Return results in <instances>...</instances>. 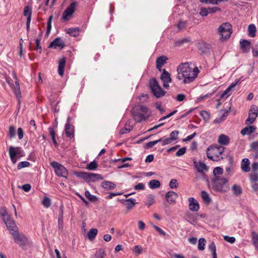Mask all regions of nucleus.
I'll list each match as a JSON object with an SVG mask.
<instances>
[{
	"label": "nucleus",
	"instance_id": "nucleus-18",
	"mask_svg": "<svg viewBox=\"0 0 258 258\" xmlns=\"http://www.w3.org/2000/svg\"><path fill=\"white\" fill-rule=\"evenodd\" d=\"M189 209L192 211L197 212L200 209V205L198 201L194 198H189L188 199Z\"/></svg>",
	"mask_w": 258,
	"mask_h": 258
},
{
	"label": "nucleus",
	"instance_id": "nucleus-55",
	"mask_svg": "<svg viewBox=\"0 0 258 258\" xmlns=\"http://www.w3.org/2000/svg\"><path fill=\"white\" fill-rule=\"evenodd\" d=\"M142 250H143V248H142V246L140 245H137L134 247L133 251L136 254H140L142 253Z\"/></svg>",
	"mask_w": 258,
	"mask_h": 258
},
{
	"label": "nucleus",
	"instance_id": "nucleus-41",
	"mask_svg": "<svg viewBox=\"0 0 258 258\" xmlns=\"http://www.w3.org/2000/svg\"><path fill=\"white\" fill-rule=\"evenodd\" d=\"M206 241L205 238H201L199 240L198 249L199 250H203L205 249V246Z\"/></svg>",
	"mask_w": 258,
	"mask_h": 258
},
{
	"label": "nucleus",
	"instance_id": "nucleus-40",
	"mask_svg": "<svg viewBox=\"0 0 258 258\" xmlns=\"http://www.w3.org/2000/svg\"><path fill=\"white\" fill-rule=\"evenodd\" d=\"M201 197L206 203H209L211 201L210 196L206 191L203 190L201 192Z\"/></svg>",
	"mask_w": 258,
	"mask_h": 258
},
{
	"label": "nucleus",
	"instance_id": "nucleus-30",
	"mask_svg": "<svg viewBox=\"0 0 258 258\" xmlns=\"http://www.w3.org/2000/svg\"><path fill=\"white\" fill-rule=\"evenodd\" d=\"M80 30L78 28H72L67 29V33L71 36L77 37L79 35Z\"/></svg>",
	"mask_w": 258,
	"mask_h": 258
},
{
	"label": "nucleus",
	"instance_id": "nucleus-1",
	"mask_svg": "<svg viewBox=\"0 0 258 258\" xmlns=\"http://www.w3.org/2000/svg\"><path fill=\"white\" fill-rule=\"evenodd\" d=\"M177 78L184 84L192 82L198 76L199 71L198 68L189 67L188 63L180 64L177 69Z\"/></svg>",
	"mask_w": 258,
	"mask_h": 258
},
{
	"label": "nucleus",
	"instance_id": "nucleus-17",
	"mask_svg": "<svg viewBox=\"0 0 258 258\" xmlns=\"http://www.w3.org/2000/svg\"><path fill=\"white\" fill-rule=\"evenodd\" d=\"M65 46L64 43L61 39L60 38L57 37L53 40L49 44V48H53L54 49L57 48V47L60 48V49L63 48Z\"/></svg>",
	"mask_w": 258,
	"mask_h": 258
},
{
	"label": "nucleus",
	"instance_id": "nucleus-56",
	"mask_svg": "<svg viewBox=\"0 0 258 258\" xmlns=\"http://www.w3.org/2000/svg\"><path fill=\"white\" fill-rule=\"evenodd\" d=\"M169 186L171 188H176L178 186L177 180L175 179H172L170 181Z\"/></svg>",
	"mask_w": 258,
	"mask_h": 258
},
{
	"label": "nucleus",
	"instance_id": "nucleus-44",
	"mask_svg": "<svg viewBox=\"0 0 258 258\" xmlns=\"http://www.w3.org/2000/svg\"><path fill=\"white\" fill-rule=\"evenodd\" d=\"M151 226L156 230L158 232L159 234L161 235L164 236H167L169 237V235L167 234L164 231H163L161 228L157 226L154 225L153 224H151Z\"/></svg>",
	"mask_w": 258,
	"mask_h": 258
},
{
	"label": "nucleus",
	"instance_id": "nucleus-27",
	"mask_svg": "<svg viewBox=\"0 0 258 258\" xmlns=\"http://www.w3.org/2000/svg\"><path fill=\"white\" fill-rule=\"evenodd\" d=\"M241 169L244 172H248L250 170L249 162L248 159L244 158L241 163Z\"/></svg>",
	"mask_w": 258,
	"mask_h": 258
},
{
	"label": "nucleus",
	"instance_id": "nucleus-14",
	"mask_svg": "<svg viewBox=\"0 0 258 258\" xmlns=\"http://www.w3.org/2000/svg\"><path fill=\"white\" fill-rule=\"evenodd\" d=\"M178 197V194L173 191H169L165 194V199L170 205H174Z\"/></svg>",
	"mask_w": 258,
	"mask_h": 258
},
{
	"label": "nucleus",
	"instance_id": "nucleus-5",
	"mask_svg": "<svg viewBox=\"0 0 258 258\" xmlns=\"http://www.w3.org/2000/svg\"><path fill=\"white\" fill-rule=\"evenodd\" d=\"M149 85L151 92L156 98H160L165 95L166 92L163 90L155 78L150 80Z\"/></svg>",
	"mask_w": 258,
	"mask_h": 258
},
{
	"label": "nucleus",
	"instance_id": "nucleus-47",
	"mask_svg": "<svg viewBox=\"0 0 258 258\" xmlns=\"http://www.w3.org/2000/svg\"><path fill=\"white\" fill-rule=\"evenodd\" d=\"M42 205L46 208H49L51 205V201L49 198L44 197L42 202Z\"/></svg>",
	"mask_w": 258,
	"mask_h": 258
},
{
	"label": "nucleus",
	"instance_id": "nucleus-11",
	"mask_svg": "<svg viewBox=\"0 0 258 258\" xmlns=\"http://www.w3.org/2000/svg\"><path fill=\"white\" fill-rule=\"evenodd\" d=\"M257 114V107L255 105H251L248 112V117L245 120V124L246 125H250L252 124L256 119Z\"/></svg>",
	"mask_w": 258,
	"mask_h": 258
},
{
	"label": "nucleus",
	"instance_id": "nucleus-24",
	"mask_svg": "<svg viewBox=\"0 0 258 258\" xmlns=\"http://www.w3.org/2000/svg\"><path fill=\"white\" fill-rule=\"evenodd\" d=\"M198 47L202 53H208L210 49L209 45L204 42L199 43L198 44Z\"/></svg>",
	"mask_w": 258,
	"mask_h": 258
},
{
	"label": "nucleus",
	"instance_id": "nucleus-48",
	"mask_svg": "<svg viewBox=\"0 0 258 258\" xmlns=\"http://www.w3.org/2000/svg\"><path fill=\"white\" fill-rule=\"evenodd\" d=\"M159 140H161L160 142L162 143V146H163L170 144L172 141L170 138H162Z\"/></svg>",
	"mask_w": 258,
	"mask_h": 258
},
{
	"label": "nucleus",
	"instance_id": "nucleus-12",
	"mask_svg": "<svg viewBox=\"0 0 258 258\" xmlns=\"http://www.w3.org/2000/svg\"><path fill=\"white\" fill-rule=\"evenodd\" d=\"M5 222L10 233L12 235L18 231V227L14 220H12L10 217L5 219Z\"/></svg>",
	"mask_w": 258,
	"mask_h": 258
},
{
	"label": "nucleus",
	"instance_id": "nucleus-29",
	"mask_svg": "<svg viewBox=\"0 0 258 258\" xmlns=\"http://www.w3.org/2000/svg\"><path fill=\"white\" fill-rule=\"evenodd\" d=\"M232 190L233 191V193L234 195L236 196H240L242 192V190L241 187L237 184H234L232 186Z\"/></svg>",
	"mask_w": 258,
	"mask_h": 258
},
{
	"label": "nucleus",
	"instance_id": "nucleus-3",
	"mask_svg": "<svg viewBox=\"0 0 258 258\" xmlns=\"http://www.w3.org/2000/svg\"><path fill=\"white\" fill-rule=\"evenodd\" d=\"M148 108L143 105L135 106L132 110V114L134 119L137 122L146 120L149 116L147 113Z\"/></svg>",
	"mask_w": 258,
	"mask_h": 258
},
{
	"label": "nucleus",
	"instance_id": "nucleus-25",
	"mask_svg": "<svg viewBox=\"0 0 258 258\" xmlns=\"http://www.w3.org/2000/svg\"><path fill=\"white\" fill-rule=\"evenodd\" d=\"M66 59L65 57H62L59 60L58 67V74L62 76L64 73V68L66 64Z\"/></svg>",
	"mask_w": 258,
	"mask_h": 258
},
{
	"label": "nucleus",
	"instance_id": "nucleus-63",
	"mask_svg": "<svg viewBox=\"0 0 258 258\" xmlns=\"http://www.w3.org/2000/svg\"><path fill=\"white\" fill-rule=\"evenodd\" d=\"M224 239L226 241L230 243H233L235 241V238L234 237H230L229 236H224Z\"/></svg>",
	"mask_w": 258,
	"mask_h": 258
},
{
	"label": "nucleus",
	"instance_id": "nucleus-32",
	"mask_svg": "<svg viewBox=\"0 0 258 258\" xmlns=\"http://www.w3.org/2000/svg\"><path fill=\"white\" fill-rule=\"evenodd\" d=\"M227 0H199L203 4L218 5L222 2L227 1Z\"/></svg>",
	"mask_w": 258,
	"mask_h": 258
},
{
	"label": "nucleus",
	"instance_id": "nucleus-58",
	"mask_svg": "<svg viewBox=\"0 0 258 258\" xmlns=\"http://www.w3.org/2000/svg\"><path fill=\"white\" fill-rule=\"evenodd\" d=\"M208 9L209 14H214L218 11H221V9L218 7H208Z\"/></svg>",
	"mask_w": 258,
	"mask_h": 258
},
{
	"label": "nucleus",
	"instance_id": "nucleus-4",
	"mask_svg": "<svg viewBox=\"0 0 258 258\" xmlns=\"http://www.w3.org/2000/svg\"><path fill=\"white\" fill-rule=\"evenodd\" d=\"M74 174L78 178L83 179L87 183L95 182L96 181L103 179L101 174L97 173L75 171Z\"/></svg>",
	"mask_w": 258,
	"mask_h": 258
},
{
	"label": "nucleus",
	"instance_id": "nucleus-15",
	"mask_svg": "<svg viewBox=\"0 0 258 258\" xmlns=\"http://www.w3.org/2000/svg\"><path fill=\"white\" fill-rule=\"evenodd\" d=\"M70 117L68 118L67 123L65 125L66 135L67 137L72 138L74 136V126H72L70 122Z\"/></svg>",
	"mask_w": 258,
	"mask_h": 258
},
{
	"label": "nucleus",
	"instance_id": "nucleus-16",
	"mask_svg": "<svg viewBox=\"0 0 258 258\" xmlns=\"http://www.w3.org/2000/svg\"><path fill=\"white\" fill-rule=\"evenodd\" d=\"M119 202L123 204H125L128 212L131 210L137 204L136 200L133 198H130L127 200H118Z\"/></svg>",
	"mask_w": 258,
	"mask_h": 258
},
{
	"label": "nucleus",
	"instance_id": "nucleus-33",
	"mask_svg": "<svg viewBox=\"0 0 258 258\" xmlns=\"http://www.w3.org/2000/svg\"><path fill=\"white\" fill-rule=\"evenodd\" d=\"M149 185L151 189L157 188L160 187V182L157 180H151L149 183Z\"/></svg>",
	"mask_w": 258,
	"mask_h": 258
},
{
	"label": "nucleus",
	"instance_id": "nucleus-59",
	"mask_svg": "<svg viewBox=\"0 0 258 258\" xmlns=\"http://www.w3.org/2000/svg\"><path fill=\"white\" fill-rule=\"evenodd\" d=\"M250 180L251 182L258 181V173L254 172L251 173L250 175Z\"/></svg>",
	"mask_w": 258,
	"mask_h": 258
},
{
	"label": "nucleus",
	"instance_id": "nucleus-62",
	"mask_svg": "<svg viewBox=\"0 0 258 258\" xmlns=\"http://www.w3.org/2000/svg\"><path fill=\"white\" fill-rule=\"evenodd\" d=\"M15 128L13 126H10L9 130V136L12 138L15 136Z\"/></svg>",
	"mask_w": 258,
	"mask_h": 258
},
{
	"label": "nucleus",
	"instance_id": "nucleus-22",
	"mask_svg": "<svg viewBox=\"0 0 258 258\" xmlns=\"http://www.w3.org/2000/svg\"><path fill=\"white\" fill-rule=\"evenodd\" d=\"M218 141L221 145L227 146L229 144L230 139L227 136L221 134L219 136Z\"/></svg>",
	"mask_w": 258,
	"mask_h": 258
},
{
	"label": "nucleus",
	"instance_id": "nucleus-28",
	"mask_svg": "<svg viewBox=\"0 0 258 258\" xmlns=\"http://www.w3.org/2000/svg\"><path fill=\"white\" fill-rule=\"evenodd\" d=\"M98 233V230L96 228H91L87 233V237L90 241L94 239Z\"/></svg>",
	"mask_w": 258,
	"mask_h": 258
},
{
	"label": "nucleus",
	"instance_id": "nucleus-7",
	"mask_svg": "<svg viewBox=\"0 0 258 258\" xmlns=\"http://www.w3.org/2000/svg\"><path fill=\"white\" fill-rule=\"evenodd\" d=\"M54 169V172L57 176L59 177H67L68 176V171L67 168L56 161H53L50 163Z\"/></svg>",
	"mask_w": 258,
	"mask_h": 258
},
{
	"label": "nucleus",
	"instance_id": "nucleus-6",
	"mask_svg": "<svg viewBox=\"0 0 258 258\" xmlns=\"http://www.w3.org/2000/svg\"><path fill=\"white\" fill-rule=\"evenodd\" d=\"M218 30L222 41L228 39L232 33V26L228 22L222 23L218 28Z\"/></svg>",
	"mask_w": 258,
	"mask_h": 258
},
{
	"label": "nucleus",
	"instance_id": "nucleus-34",
	"mask_svg": "<svg viewBox=\"0 0 258 258\" xmlns=\"http://www.w3.org/2000/svg\"><path fill=\"white\" fill-rule=\"evenodd\" d=\"M187 21L186 20H180L176 26L179 30H181L186 27Z\"/></svg>",
	"mask_w": 258,
	"mask_h": 258
},
{
	"label": "nucleus",
	"instance_id": "nucleus-61",
	"mask_svg": "<svg viewBox=\"0 0 258 258\" xmlns=\"http://www.w3.org/2000/svg\"><path fill=\"white\" fill-rule=\"evenodd\" d=\"M250 150H253L254 152L258 151V141L252 142L250 145Z\"/></svg>",
	"mask_w": 258,
	"mask_h": 258
},
{
	"label": "nucleus",
	"instance_id": "nucleus-42",
	"mask_svg": "<svg viewBox=\"0 0 258 258\" xmlns=\"http://www.w3.org/2000/svg\"><path fill=\"white\" fill-rule=\"evenodd\" d=\"M190 41V39L189 38H182V39L176 41L175 45H176V46H180L181 45H182L184 43H188Z\"/></svg>",
	"mask_w": 258,
	"mask_h": 258
},
{
	"label": "nucleus",
	"instance_id": "nucleus-21",
	"mask_svg": "<svg viewBox=\"0 0 258 258\" xmlns=\"http://www.w3.org/2000/svg\"><path fill=\"white\" fill-rule=\"evenodd\" d=\"M167 57L164 55L159 57L156 60V68L161 71L163 66L166 62Z\"/></svg>",
	"mask_w": 258,
	"mask_h": 258
},
{
	"label": "nucleus",
	"instance_id": "nucleus-49",
	"mask_svg": "<svg viewBox=\"0 0 258 258\" xmlns=\"http://www.w3.org/2000/svg\"><path fill=\"white\" fill-rule=\"evenodd\" d=\"M223 170L220 167H217L215 168L213 170V174L215 176V177H217V175L222 174L223 173Z\"/></svg>",
	"mask_w": 258,
	"mask_h": 258
},
{
	"label": "nucleus",
	"instance_id": "nucleus-45",
	"mask_svg": "<svg viewBox=\"0 0 258 258\" xmlns=\"http://www.w3.org/2000/svg\"><path fill=\"white\" fill-rule=\"evenodd\" d=\"M30 165V163L28 161H22L20 162L17 166V168L18 170H20L22 168L27 167L29 166Z\"/></svg>",
	"mask_w": 258,
	"mask_h": 258
},
{
	"label": "nucleus",
	"instance_id": "nucleus-46",
	"mask_svg": "<svg viewBox=\"0 0 258 258\" xmlns=\"http://www.w3.org/2000/svg\"><path fill=\"white\" fill-rule=\"evenodd\" d=\"M252 242L255 247L258 249V234L255 232H252Z\"/></svg>",
	"mask_w": 258,
	"mask_h": 258
},
{
	"label": "nucleus",
	"instance_id": "nucleus-43",
	"mask_svg": "<svg viewBox=\"0 0 258 258\" xmlns=\"http://www.w3.org/2000/svg\"><path fill=\"white\" fill-rule=\"evenodd\" d=\"M208 249L212 252V255H217L216 245L213 241L209 244Z\"/></svg>",
	"mask_w": 258,
	"mask_h": 258
},
{
	"label": "nucleus",
	"instance_id": "nucleus-51",
	"mask_svg": "<svg viewBox=\"0 0 258 258\" xmlns=\"http://www.w3.org/2000/svg\"><path fill=\"white\" fill-rule=\"evenodd\" d=\"M231 91L229 88H227L220 95V99L227 98L231 94Z\"/></svg>",
	"mask_w": 258,
	"mask_h": 258
},
{
	"label": "nucleus",
	"instance_id": "nucleus-20",
	"mask_svg": "<svg viewBox=\"0 0 258 258\" xmlns=\"http://www.w3.org/2000/svg\"><path fill=\"white\" fill-rule=\"evenodd\" d=\"M194 164L195 167L197 169L199 172L202 173L205 170H208V167L204 162L201 161L198 162L194 161Z\"/></svg>",
	"mask_w": 258,
	"mask_h": 258
},
{
	"label": "nucleus",
	"instance_id": "nucleus-26",
	"mask_svg": "<svg viewBox=\"0 0 258 258\" xmlns=\"http://www.w3.org/2000/svg\"><path fill=\"white\" fill-rule=\"evenodd\" d=\"M101 186L105 190L113 189L116 187V185L109 181H103L101 183Z\"/></svg>",
	"mask_w": 258,
	"mask_h": 258
},
{
	"label": "nucleus",
	"instance_id": "nucleus-9",
	"mask_svg": "<svg viewBox=\"0 0 258 258\" xmlns=\"http://www.w3.org/2000/svg\"><path fill=\"white\" fill-rule=\"evenodd\" d=\"M12 236L15 243L20 246H26L29 243V239L27 236L23 233H20L19 231L14 233Z\"/></svg>",
	"mask_w": 258,
	"mask_h": 258
},
{
	"label": "nucleus",
	"instance_id": "nucleus-35",
	"mask_svg": "<svg viewBox=\"0 0 258 258\" xmlns=\"http://www.w3.org/2000/svg\"><path fill=\"white\" fill-rule=\"evenodd\" d=\"M85 195L91 202H95L98 201V198L96 196L91 195L88 190L85 191Z\"/></svg>",
	"mask_w": 258,
	"mask_h": 258
},
{
	"label": "nucleus",
	"instance_id": "nucleus-57",
	"mask_svg": "<svg viewBox=\"0 0 258 258\" xmlns=\"http://www.w3.org/2000/svg\"><path fill=\"white\" fill-rule=\"evenodd\" d=\"M208 9L209 14H214L218 11H221V9L218 7H208Z\"/></svg>",
	"mask_w": 258,
	"mask_h": 258
},
{
	"label": "nucleus",
	"instance_id": "nucleus-10",
	"mask_svg": "<svg viewBox=\"0 0 258 258\" xmlns=\"http://www.w3.org/2000/svg\"><path fill=\"white\" fill-rule=\"evenodd\" d=\"M78 5L76 2H72L70 6L63 12L62 15V19L65 21H69L72 14L76 10V8Z\"/></svg>",
	"mask_w": 258,
	"mask_h": 258
},
{
	"label": "nucleus",
	"instance_id": "nucleus-39",
	"mask_svg": "<svg viewBox=\"0 0 258 258\" xmlns=\"http://www.w3.org/2000/svg\"><path fill=\"white\" fill-rule=\"evenodd\" d=\"M97 162L95 161H93L87 164L86 169L89 170H94L97 168Z\"/></svg>",
	"mask_w": 258,
	"mask_h": 258
},
{
	"label": "nucleus",
	"instance_id": "nucleus-37",
	"mask_svg": "<svg viewBox=\"0 0 258 258\" xmlns=\"http://www.w3.org/2000/svg\"><path fill=\"white\" fill-rule=\"evenodd\" d=\"M9 153L11 159H13V158H16V156H17L16 147H14L12 146L10 147Z\"/></svg>",
	"mask_w": 258,
	"mask_h": 258
},
{
	"label": "nucleus",
	"instance_id": "nucleus-64",
	"mask_svg": "<svg viewBox=\"0 0 258 258\" xmlns=\"http://www.w3.org/2000/svg\"><path fill=\"white\" fill-rule=\"evenodd\" d=\"M48 131H49V135L50 136H51V139H53L54 138H55V133L54 131V129L53 127H49L48 128Z\"/></svg>",
	"mask_w": 258,
	"mask_h": 258
},
{
	"label": "nucleus",
	"instance_id": "nucleus-36",
	"mask_svg": "<svg viewBox=\"0 0 258 258\" xmlns=\"http://www.w3.org/2000/svg\"><path fill=\"white\" fill-rule=\"evenodd\" d=\"M23 15L27 17V19L29 18L30 20H31L32 10L30 9L29 6H27L25 7Z\"/></svg>",
	"mask_w": 258,
	"mask_h": 258
},
{
	"label": "nucleus",
	"instance_id": "nucleus-53",
	"mask_svg": "<svg viewBox=\"0 0 258 258\" xmlns=\"http://www.w3.org/2000/svg\"><path fill=\"white\" fill-rule=\"evenodd\" d=\"M186 151V147H183L180 148V149H179L177 151V152L175 154V155L177 157H180V156L183 155L185 153Z\"/></svg>",
	"mask_w": 258,
	"mask_h": 258
},
{
	"label": "nucleus",
	"instance_id": "nucleus-60",
	"mask_svg": "<svg viewBox=\"0 0 258 258\" xmlns=\"http://www.w3.org/2000/svg\"><path fill=\"white\" fill-rule=\"evenodd\" d=\"M40 38H37L35 39V41L36 43V48L35 49L39 50V53H41L42 52V47L40 46Z\"/></svg>",
	"mask_w": 258,
	"mask_h": 258
},
{
	"label": "nucleus",
	"instance_id": "nucleus-50",
	"mask_svg": "<svg viewBox=\"0 0 258 258\" xmlns=\"http://www.w3.org/2000/svg\"><path fill=\"white\" fill-rule=\"evenodd\" d=\"M161 142V140H157L154 141H151L147 143L146 145V148L148 149L151 148L154 146L156 145L157 143H160Z\"/></svg>",
	"mask_w": 258,
	"mask_h": 258
},
{
	"label": "nucleus",
	"instance_id": "nucleus-38",
	"mask_svg": "<svg viewBox=\"0 0 258 258\" xmlns=\"http://www.w3.org/2000/svg\"><path fill=\"white\" fill-rule=\"evenodd\" d=\"M0 215L3 217V220L10 218V216L8 214V212L4 207H1L0 208Z\"/></svg>",
	"mask_w": 258,
	"mask_h": 258
},
{
	"label": "nucleus",
	"instance_id": "nucleus-8",
	"mask_svg": "<svg viewBox=\"0 0 258 258\" xmlns=\"http://www.w3.org/2000/svg\"><path fill=\"white\" fill-rule=\"evenodd\" d=\"M227 182L225 178H219L218 177L212 179V186L214 189L217 191H226L224 189V185Z\"/></svg>",
	"mask_w": 258,
	"mask_h": 258
},
{
	"label": "nucleus",
	"instance_id": "nucleus-54",
	"mask_svg": "<svg viewBox=\"0 0 258 258\" xmlns=\"http://www.w3.org/2000/svg\"><path fill=\"white\" fill-rule=\"evenodd\" d=\"M179 134V132L178 131H174L172 132L170 134V138L172 141H174L177 139V136Z\"/></svg>",
	"mask_w": 258,
	"mask_h": 258
},
{
	"label": "nucleus",
	"instance_id": "nucleus-23",
	"mask_svg": "<svg viewBox=\"0 0 258 258\" xmlns=\"http://www.w3.org/2000/svg\"><path fill=\"white\" fill-rule=\"evenodd\" d=\"M256 130V127L253 125H248L243 128L240 133L243 135H250Z\"/></svg>",
	"mask_w": 258,
	"mask_h": 258
},
{
	"label": "nucleus",
	"instance_id": "nucleus-31",
	"mask_svg": "<svg viewBox=\"0 0 258 258\" xmlns=\"http://www.w3.org/2000/svg\"><path fill=\"white\" fill-rule=\"evenodd\" d=\"M248 35L251 37L255 36L256 27L253 24H250L248 27Z\"/></svg>",
	"mask_w": 258,
	"mask_h": 258
},
{
	"label": "nucleus",
	"instance_id": "nucleus-19",
	"mask_svg": "<svg viewBox=\"0 0 258 258\" xmlns=\"http://www.w3.org/2000/svg\"><path fill=\"white\" fill-rule=\"evenodd\" d=\"M250 44V42L245 39H241L240 41V48L244 52L249 51Z\"/></svg>",
	"mask_w": 258,
	"mask_h": 258
},
{
	"label": "nucleus",
	"instance_id": "nucleus-52",
	"mask_svg": "<svg viewBox=\"0 0 258 258\" xmlns=\"http://www.w3.org/2000/svg\"><path fill=\"white\" fill-rule=\"evenodd\" d=\"M199 14L203 17H206L208 16L209 14L208 8H202L200 10Z\"/></svg>",
	"mask_w": 258,
	"mask_h": 258
},
{
	"label": "nucleus",
	"instance_id": "nucleus-2",
	"mask_svg": "<svg viewBox=\"0 0 258 258\" xmlns=\"http://www.w3.org/2000/svg\"><path fill=\"white\" fill-rule=\"evenodd\" d=\"M225 148L220 146H211L207 149V157L213 161H218L223 159Z\"/></svg>",
	"mask_w": 258,
	"mask_h": 258
},
{
	"label": "nucleus",
	"instance_id": "nucleus-13",
	"mask_svg": "<svg viewBox=\"0 0 258 258\" xmlns=\"http://www.w3.org/2000/svg\"><path fill=\"white\" fill-rule=\"evenodd\" d=\"M160 79L163 82L164 87L168 88L169 87V83H171V79L170 77V74L166 71L165 69L163 70Z\"/></svg>",
	"mask_w": 258,
	"mask_h": 258
}]
</instances>
